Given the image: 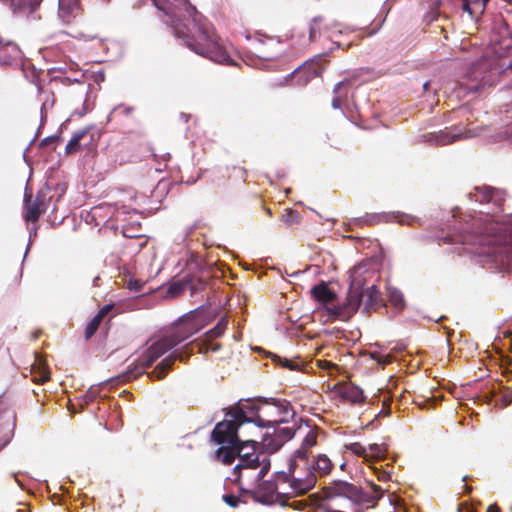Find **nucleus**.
Returning a JSON list of instances; mask_svg holds the SVG:
<instances>
[{"instance_id": "nucleus-13", "label": "nucleus", "mask_w": 512, "mask_h": 512, "mask_svg": "<svg viewBox=\"0 0 512 512\" xmlns=\"http://www.w3.org/2000/svg\"><path fill=\"white\" fill-rule=\"evenodd\" d=\"M327 490L330 497L342 496L353 501L359 500L361 495L356 485L340 480L334 481Z\"/></svg>"}, {"instance_id": "nucleus-20", "label": "nucleus", "mask_w": 512, "mask_h": 512, "mask_svg": "<svg viewBox=\"0 0 512 512\" xmlns=\"http://www.w3.org/2000/svg\"><path fill=\"white\" fill-rule=\"evenodd\" d=\"M239 453H241V449L237 448V444L221 445L215 451V459L224 465H230L234 462Z\"/></svg>"}, {"instance_id": "nucleus-36", "label": "nucleus", "mask_w": 512, "mask_h": 512, "mask_svg": "<svg viewBox=\"0 0 512 512\" xmlns=\"http://www.w3.org/2000/svg\"><path fill=\"white\" fill-rule=\"evenodd\" d=\"M346 449L351 451L353 454H355L358 457H367V451L366 448L361 445L359 442H353L348 445H346Z\"/></svg>"}, {"instance_id": "nucleus-29", "label": "nucleus", "mask_w": 512, "mask_h": 512, "mask_svg": "<svg viewBox=\"0 0 512 512\" xmlns=\"http://www.w3.org/2000/svg\"><path fill=\"white\" fill-rule=\"evenodd\" d=\"M41 96H43L42 97L43 103L41 106V123L38 128H42V126L44 125V117L46 115V111L48 108H51L54 104L53 94H51L47 91H43V92H41Z\"/></svg>"}, {"instance_id": "nucleus-1", "label": "nucleus", "mask_w": 512, "mask_h": 512, "mask_svg": "<svg viewBox=\"0 0 512 512\" xmlns=\"http://www.w3.org/2000/svg\"><path fill=\"white\" fill-rule=\"evenodd\" d=\"M162 10L169 18L177 38L195 53L219 64L234 65L225 47L219 43L212 29L188 0H144Z\"/></svg>"}, {"instance_id": "nucleus-27", "label": "nucleus", "mask_w": 512, "mask_h": 512, "mask_svg": "<svg viewBox=\"0 0 512 512\" xmlns=\"http://www.w3.org/2000/svg\"><path fill=\"white\" fill-rule=\"evenodd\" d=\"M392 216L397 220V222L401 225H408L414 227L416 225H420V219L416 216L405 214L401 212H394Z\"/></svg>"}, {"instance_id": "nucleus-55", "label": "nucleus", "mask_w": 512, "mask_h": 512, "mask_svg": "<svg viewBox=\"0 0 512 512\" xmlns=\"http://www.w3.org/2000/svg\"><path fill=\"white\" fill-rule=\"evenodd\" d=\"M477 89H478V87H477V86H475V85H474V86H470V87H469V90H470L471 92H473V93H475V92L477 91Z\"/></svg>"}, {"instance_id": "nucleus-47", "label": "nucleus", "mask_w": 512, "mask_h": 512, "mask_svg": "<svg viewBox=\"0 0 512 512\" xmlns=\"http://www.w3.org/2000/svg\"><path fill=\"white\" fill-rule=\"evenodd\" d=\"M380 221V216L379 215H376V214H373V215H369L367 216V218L364 220V222L366 224H369V225H373V224H376Z\"/></svg>"}, {"instance_id": "nucleus-52", "label": "nucleus", "mask_w": 512, "mask_h": 512, "mask_svg": "<svg viewBox=\"0 0 512 512\" xmlns=\"http://www.w3.org/2000/svg\"><path fill=\"white\" fill-rule=\"evenodd\" d=\"M486 512H501V509L497 504H492L488 506Z\"/></svg>"}, {"instance_id": "nucleus-15", "label": "nucleus", "mask_w": 512, "mask_h": 512, "mask_svg": "<svg viewBox=\"0 0 512 512\" xmlns=\"http://www.w3.org/2000/svg\"><path fill=\"white\" fill-rule=\"evenodd\" d=\"M337 392L342 400L350 404H362L365 402L362 389L351 382L340 385Z\"/></svg>"}, {"instance_id": "nucleus-19", "label": "nucleus", "mask_w": 512, "mask_h": 512, "mask_svg": "<svg viewBox=\"0 0 512 512\" xmlns=\"http://www.w3.org/2000/svg\"><path fill=\"white\" fill-rule=\"evenodd\" d=\"M318 432L310 429L302 441L301 447L295 452L294 456L299 458L307 466L308 449L317 444Z\"/></svg>"}, {"instance_id": "nucleus-40", "label": "nucleus", "mask_w": 512, "mask_h": 512, "mask_svg": "<svg viewBox=\"0 0 512 512\" xmlns=\"http://www.w3.org/2000/svg\"><path fill=\"white\" fill-rule=\"evenodd\" d=\"M223 501H224L227 505H229V506H231V507L235 508V507H237V506H238V504H239V497H238V496H235V495H233V494H226V495H224V496H223Z\"/></svg>"}, {"instance_id": "nucleus-23", "label": "nucleus", "mask_w": 512, "mask_h": 512, "mask_svg": "<svg viewBox=\"0 0 512 512\" xmlns=\"http://www.w3.org/2000/svg\"><path fill=\"white\" fill-rule=\"evenodd\" d=\"M33 381L36 383H45L50 379L49 369L42 359L35 353V362L32 364Z\"/></svg>"}, {"instance_id": "nucleus-11", "label": "nucleus", "mask_w": 512, "mask_h": 512, "mask_svg": "<svg viewBox=\"0 0 512 512\" xmlns=\"http://www.w3.org/2000/svg\"><path fill=\"white\" fill-rule=\"evenodd\" d=\"M470 198L479 203L493 204L501 207L505 201V192L491 186H478L470 193Z\"/></svg>"}, {"instance_id": "nucleus-48", "label": "nucleus", "mask_w": 512, "mask_h": 512, "mask_svg": "<svg viewBox=\"0 0 512 512\" xmlns=\"http://www.w3.org/2000/svg\"><path fill=\"white\" fill-rule=\"evenodd\" d=\"M97 397V391L96 390H93V389H90L87 391V393L85 394L84 398H85V402L88 403V402H91L93 401L95 398Z\"/></svg>"}, {"instance_id": "nucleus-33", "label": "nucleus", "mask_w": 512, "mask_h": 512, "mask_svg": "<svg viewBox=\"0 0 512 512\" xmlns=\"http://www.w3.org/2000/svg\"><path fill=\"white\" fill-rule=\"evenodd\" d=\"M389 302L397 309L404 308L405 301L403 295L397 290H390L388 293Z\"/></svg>"}, {"instance_id": "nucleus-42", "label": "nucleus", "mask_w": 512, "mask_h": 512, "mask_svg": "<svg viewBox=\"0 0 512 512\" xmlns=\"http://www.w3.org/2000/svg\"><path fill=\"white\" fill-rule=\"evenodd\" d=\"M490 0H473V5L477 6V12L484 13L487 3Z\"/></svg>"}, {"instance_id": "nucleus-62", "label": "nucleus", "mask_w": 512, "mask_h": 512, "mask_svg": "<svg viewBox=\"0 0 512 512\" xmlns=\"http://www.w3.org/2000/svg\"><path fill=\"white\" fill-rule=\"evenodd\" d=\"M511 509H512V506H511Z\"/></svg>"}, {"instance_id": "nucleus-61", "label": "nucleus", "mask_w": 512, "mask_h": 512, "mask_svg": "<svg viewBox=\"0 0 512 512\" xmlns=\"http://www.w3.org/2000/svg\"><path fill=\"white\" fill-rule=\"evenodd\" d=\"M17 512H24L23 510H18Z\"/></svg>"}, {"instance_id": "nucleus-24", "label": "nucleus", "mask_w": 512, "mask_h": 512, "mask_svg": "<svg viewBox=\"0 0 512 512\" xmlns=\"http://www.w3.org/2000/svg\"><path fill=\"white\" fill-rule=\"evenodd\" d=\"M311 294L315 300L325 305L332 303L336 298L335 293L324 282L315 285L311 289Z\"/></svg>"}, {"instance_id": "nucleus-43", "label": "nucleus", "mask_w": 512, "mask_h": 512, "mask_svg": "<svg viewBox=\"0 0 512 512\" xmlns=\"http://www.w3.org/2000/svg\"><path fill=\"white\" fill-rule=\"evenodd\" d=\"M370 485H371L373 492L375 493V495L372 497L373 500H376V501L379 500L382 497V493H383L382 488L379 485H376L374 483H371Z\"/></svg>"}, {"instance_id": "nucleus-10", "label": "nucleus", "mask_w": 512, "mask_h": 512, "mask_svg": "<svg viewBox=\"0 0 512 512\" xmlns=\"http://www.w3.org/2000/svg\"><path fill=\"white\" fill-rule=\"evenodd\" d=\"M478 136L474 130H464L458 134H450L445 130H437L423 135V139L429 145L443 146L461 139H468Z\"/></svg>"}, {"instance_id": "nucleus-16", "label": "nucleus", "mask_w": 512, "mask_h": 512, "mask_svg": "<svg viewBox=\"0 0 512 512\" xmlns=\"http://www.w3.org/2000/svg\"><path fill=\"white\" fill-rule=\"evenodd\" d=\"M176 360H183L182 353L180 352H173L166 358H164L155 368L152 372L148 373L147 376L150 379H153L154 377L158 380L164 379L167 375V372L172 369V366L174 365Z\"/></svg>"}, {"instance_id": "nucleus-28", "label": "nucleus", "mask_w": 512, "mask_h": 512, "mask_svg": "<svg viewBox=\"0 0 512 512\" xmlns=\"http://www.w3.org/2000/svg\"><path fill=\"white\" fill-rule=\"evenodd\" d=\"M198 352L207 354L208 352H217L221 349L220 343H214V340L205 337L201 343L197 344Z\"/></svg>"}, {"instance_id": "nucleus-59", "label": "nucleus", "mask_w": 512, "mask_h": 512, "mask_svg": "<svg viewBox=\"0 0 512 512\" xmlns=\"http://www.w3.org/2000/svg\"><path fill=\"white\" fill-rule=\"evenodd\" d=\"M345 466H346V464H345V463H343V464H341L340 468H341L342 470H344Z\"/></svg>"}, {"instance_id": "nucleus-58", "label": "nucleus", "mask_w": 512, "mask_h": 512, "mask_svg": "<svg viewBox=\"0 0 512 512\" xmlns=\"http://www.w3.org/2000/svg\"><path fill=\"white\" fill-rule=\"evenodd\" d=\"M266 212L268 215H270V216L272 215L271 210L269 208H266Z\"/></svg>"}, {"instance_id": "nucleus-56", "label": "nucleus", "mask_w": 512, "mask_h": 512, "mask_svg": "<svg viewBox=\"0 0 512 512\" xmlns=\"http://www.w3.org/2000/svg\"><path fill=\"white\" fill-rule=\"evenodd\" d=\"M181 116H182L183 118H185V122H187V119L189 118V116H188V115H186V114H183V113L181 114Z\"/></svg>"}, {"instance_id": "nucleus-38", "label": "nucleus", "mask_w": 512, "mask_h": 512, "mask_svg": "<svg viewBox=\"0 0 512 512\" xmlns=\"http://www.w3.org/2000/svg\"><path fill=\"white\" fill-rule=\"evenodd\" d=\"M369 451L374 458L383 459L385 458L386 448L383 445L371 444L369 445Z\"/></svg>"}, {"instance_id": "nucleus-32", "label": "nucleus", "mask_w": 512, "mask_h": 512, "mask_svg": "<svg viewBox=\"0 0 512 512\" xmlns=\"http://www.w3.org/2000/svg\"><path fill=\"white\" fill-rule=\"evenodd\" d=\"M274 432L279 440H282V444H284L294 437L296 429L294 427H276L274 428Z\"/></svg>"}, {"instance_id": "nucleus-50", "label": "nucleus", "mask_w": 512, "mask_h": 512, "mask_svg": "<svg viewBox=\"0 0 512 512\" xmlns=\"http://www.w3.org/2000/svg\"><path fill=\"white\" fill-rule=\"evenodd\" d=\"M175 352L182 353V358H183V360H181L182 362H185L190 357V355L192 354V350L188 351V346H186L182 350H176Z\"/></svg>"}, {"instance_id": "nucleus-6", "label": "nucleus", "mask_w": 512, "mask_h": 512, "mask_svg": "<svg viewBox=\"0 0 512 512\" xmlns=\"http://www.w3.org/2000/svg\"><path fill=\"white\" fill-rule=\"evenodd\" d=\"M249 423L240 403L229 407L225 418L217 423L211 432V439L218 445H234L239 442V429Z\"/></svg>"}, {"instance_id": "nucleus-57", "label": "nucleus", "mask_w": 512, "mask_h": 512, "mask_svg": "<svg viewBox=\"0 0 512 512\" xmlns=\"http://www.w3.org/2000/svg\"><path fill=\"white\" fill-rule=\"evenodd\" d=\"M420 408H423L424 401L423 402H416Z\"/></svg>"}, {"instance_id": "nucleus-54", "label": "nucleus", "mask_w": 512, "mask_h": 512, "mask_svg": "<svg viewBox=\"0 0 512 512\" xmlns=\"http://www.w3.org/2000/svg\"><path fill=\"white\" fill-rule=\"evenodd\" d=\"M429 85H430V82H429V81L425 82V83L423 84V89H424L425 91H427V90H428Z\"/></svg>"}, {"instance_id": "nucleus-37", "label": "nucleus", "mask_w": 512, "mask_h": 512, "mask_svg": "<svg viewBox=\"0 0 512 512\" xmlns=\"http://www.w3.org/2000/svg\"><path fill=\"white\" fill-rule=\"evenodd\" d=\"M462 9L473 18H478L482 15V13L477 12V6L473 5V0H463Z\"/></svg>"}, {"instance_id": "nucleus-49", "label": "nucleus", "mask_w": 512, "mask_h": 512, "mask_svg": "<svg viewBox=\"0 0 512 512\" xmlns=\"http://www.w3.org/2000/svg\"><path fill=\"white\" fill-rule=\"evenodd\" d=\"M142 287H143V284L140 283L139 281H136V280L135 281H130L128 283V288L130 290L140 291L142 289Z\"/></svg>"}, {"instance_id": "nucleus-31", "label": "nucleus", "mask_w": 512, "mask_h": 512, "mask_svg": "<svg viewBox=\"0 0 512 512\" xmlns=\"http://www.w3.org/2000/svg\"><path fill=\"white\" fill-rule=\"evenodd\" d=\"M85 133L86 131H82L72 137L65 147V152L67 154H73L81 150L82 146L80 144V140L84 137Z\"/></svg>"}, {"instance_id": "nucleus-4", "label": "nucleus", "mask_w": 512, "mask_h": 512, "mask_svg": "<svg viewBox=\"0 0 512 512\" xmlns=\"http://www.w3.org/2000/svg\"><path fill=\"white\" fill-rule=\"evenodd\" d=\"M361 302L367 311H376L384 305L381 292L373 285L361 294L357 291L350 292L346 302L341 305L327 307L328 317L331 320L346 321L356 313Z\"/></svg>"}, {"instance_id": "nucleus-12", "label": "nucleus", "mask_w": 512, "mask_h": 512, "mask_svg": "<svg viewBox=\"0 0 512 512\" xmlns=\"http://www.w3.org/2000/svg\"><path fill=\"white\" fill-rule=\"evenodd\" d=\"M206 285V281L201 278L192 276L185 277L179 281L172 282L167 289V297L176 298L184 294L187 289L192 293L202 289Z\"/></svg>"}, {"instance_id": "nucleus-25", "label": "nucleus", "mask_w": 512, "mask_h": 512, "mask_svg": "<svg viewBox=\"0 0 512 512\" xmlns=\"http://www.w3.org/2000/svg\"><path fill=\"white\" fill-rule=\"evenodd\" d=\"M281 441L274 431L272 434L267 432L262 436L261 446L269 453H275L283 446Z\"/></svg>"}, {"instance_id": "nucleus-30", "label": "nucleus", "mask_w": 512, "mask_h": 512, "mask_svg": "<svg viewBox=\"0 0 512 512\" xmlns=\"http://www.w3.org/2000/svg\"><path fill=\"white\" fill-rule=\"evenodd\" d=\"M227 324L228 321L222 318L212 329L206 332L205 337L215 340L225 332Z\"/></svg>"}, {"instance_id": "nucleus-17", "label": "nucleus", "mask_w": 512, "mask_h": 512, "mask_svg": "<svg viewBox=\"0 0 512 512\" xmlns=\"http://www.w3.org/2000/svg\"><path fill=\"white\" fill-rule=\"evenodd\" d=\"M112 309H113V304H106L90 320V322L86 325L85 330H84L85 340H89L95 335V333L99 329V326L102 323L103 319L108 315V313Z\"/></svg>"}, {"instance_id": "nucleus-21", "label": "nucleus", "mask_w": 512, "mask_h": 512, "mask_svg": "<svg viewBox=\"0 0 512 512\" xmlns=\"http://www.w3.org/2000/svg\"><path fill=\"white\" fill-rule=\"evenodd\" d=\"M80 9L79 0H59V17L66 23L70 22Z\"/></svg>"}, {"instance_id": "nucleus-41", "label": "nucleus", "mask_w": 512, "mask_h": 512, "mask_svg": "<svg viewBox=\"0 0 512 512\" xmlns=\"http://www.w3.org/2000/svg\"><path fill=\"white\" fill-rule=\"evenodd\" d=\"M58 141H60V136L59 135L49 136V137L44 138L41 141L40 146L41 147H47V146L56 144Z\"/></svg>"}, {"instance_id": "nucleus-60", "label": "nucleus", "mask_w": 512, "mask_h": 512, "mask_svg": "<svg viewBox=\"0 0 512 512\" xmlns=\"http://www.w3.org/2000/svg\"><path fill=\"white\" fill-rule=\"evenodd\" d=\"M100 78H101V80L103 81V80H104V75H103V74H101V75H100Z\"/></svg>"}, {"instance_id": "nucleus-8", "label": "nucleus", "mask_w": 512, "mask_h": 512, "mask_svg": "<svg viewBox=\"0 0 512 512\" xmlns=\"http://www.w3.org/2000/svg\"><path fill=\"white\" fill-rule=\"evenodd\" d=\"M331 106L339 110L352 124L358 125L357 114L353 111V84L351 81H341L333 89Z\"/></svg>"}, {"instance_id": "nucleus-9", "label": "nucleus", "mask_w": 512, "mask_h": 512, "mask_svg": "<svg viewBox=\"0 0 512 512\" xmlns=\"http://www.w3.org/2000/svg\"><path fill=\"white\" fill-rule=\"evenodd\" d=\"M47 209L45 194L38 192L35 198L31 193L24 195V218L27 222H36Z\"/></svg>"}, {"instance_id": "nucleus-7", "label": "nucleus", "mask_w": 512, "mask_h": 512, "mask_svg": "<svg viewBox=\"0 0 512 512\" xmlns=\"http://www.w3.org/2000/svg\"><path fill=\"white\" fill-rule=\"evenodd\" d=\"M299 461L301 460L294 456L289 461L288 471L281 472L277 476L278 482L290 483L292 493L296 495L306 493L316 484V475L308 466L306 472L296 474Z\"/></svg>"}, {"instance_id": "nucleus-14", "label": "nucleus", "mask_w": 512, "mask_h": 512, "mask_svg": "<svg viewBox=\"0 0 512 512\" xmlns=\"http://www.w3.org/2000/svg\"><path fill=\"white\" fill-rule=\"evenodd\" d=\"M322 73V69L319 67L318 63L314 61L310 63H305L303 66L298 67L291 74L293 79H296V83L298 85H306L313 78L320 76Z\"/></svg>"}, {"instance_id": "nucleus-51", "label": "nucleus", "mask_w": 512, "mask_h": 512, "mask_svg": "<svg viewBox=\"0 0 512 512\" xmlns=\"http://www.w3.org/2000/svg\"><path fill=\"white\" fill-rule=\"evenodd\" d=\"M467 480H468V476H464L462 478V481L465 482V484L463 485L464 493L469 494L472 491V487L466 484Z\"/></svg>"}, {"instance_id": "nucleus-34", "label": "nucleus", "mask_w": 512, "mask_h": 512, "mask_svg": "<svg viewBox=\"0 0 512 512\" xmlns=\"http://www.w3.org/2000/svg\"><path fill=\"white\" fill-rule=\"evenodd\" d=\"M321 22H322L321 17H315L312 20V22L310 24V28H309V39L311 42L316 41L317 35H321V28H320Z\"/></svg>"}, {"instance_id": "nucleus-5", "label": "nucleus", "mask_w": 512, "mask_h": 512, "mask_svg": "<svg viewBox=\"0 0 512 512\" xmlns=\"http://www.w3.org/2000/svg\"><path fill=\"white\" fill-rule=\"evenodd\" d=\"M183 339L184 338H179L175 334L159 339L141 354L137 364L132 369L117 375L115 378L111 379V382L115 384H124L137 379L139 376L143 375L145 370L149 368L159 357L177 346Z\"/></svg>"}, {"instance_id": "nucleus-45", "label": "nucleus", "mask_w": 512, "mask_h": 512, "mask_svg": "<svg viewBox=\"0 0 512 512\" xmlns=\"http://www.w3.org/2000/svg\"><path fill=\"white\" fill-rule=\"evenodd\" d=\"M281 365L289 370H296L298 368V364L293 362L292 360L284 359L281 361Z\"/></svg>"}, {"instance_id": "nucleus-46", "label": "nucleus", "mask_w": 512, "mask_h": 512, "mask_svg": "<svg viewBox=\"0 0 512 512\" xmlns=\"http://www.w3.org/2000/svg\"><path fill=\"white\" fill-rule=\"evenodd\" d=\"M132 111L131 107H125L123 105L117 106L114 108V110L111 112V115L117 114V113H125L128 114Z\"/></svg>"}, {"instance_id": "nucleus-35", "label": "nucleus", "mask_w": 512, "mask_h": 512, "mask_svg": "<svg viewBox=\"0 0 512 512\" xmlns=\"http://www.w3.org/2000/svg\"><path fill=\"white\" fill-rule=\"evenodd\" d=\"M495 134L489 135L492 142L507 140L512 143V130H494Z\"/></svg>"}, {"instance_id": "nucleus-3", "label": "nucleus", "mask_w": 512, "mask_h": 512, "mask_svg": "<svg viewBox=\"0 0 512 512\" xmlns=\"http://www.w3.org/2000/svg\"><path fill=\"white\" fill-rule=\"evenodd\" d=\"M259 443L253 439L242 440L237 442V448L241 449V453L237 455L239 458L238 464L233 469L235 476L234 482L241 485V479L244 470H258L252 477L253 482L256 484L261 481L270 469V460L268 456L262 452L257 453L256 449Z\"/></svg>"}, {"instance_id": "nucleus-39", "label": "nucleus", "mask_w": 512, "mask_h": 512, "mask_svg": "<svg viewBox=\"0 0 512 512\" xmlns=\"http://www.w3.org/2000/svg\"><path fill=\"white\" fill-rule=\"evenodd\" d=\"M232 172L234 173L235 178H237L243 182L246 180L247 171L245 170V168L233 166Z\"/></svg>"}, {"instance_id": "nucleus-53", "label": "nucleus", "mask_w": 512, "mask_h": 512, "mask_svg": "<svg viewBox=\"0 0 512 512\" xmlns=\"http://www.w3.org/2000/svg\"><path fill=\"white\" fill-rule=\"evenodd\" d=\"M86 113V108L83 107L82 111L81 112H78L77 110L71 115V117H74V116H79L81 117L82 115H84Z\"/></svg>"}, {"instance_id": "nucleus-18", "label": "nucleus", "mask_w": 512, "mask_h": 512, "mask_svg": "<svg viewBox=\"0 0 512 512\" xmlns=\"http://www.w3.org/2000/svg\"><path fill=\"white\" fill-rule=\"evenodd\" d=\"M22 60V52L16 44L7 43L0 51V64L13 65Z\"/></svg>"}, {"instance_id": "nucleus-2", "label": "nucleus", "mask_w": 512, "mask_h": 512, "mask_svg": "<svg viewBox=\"0 0 512 512\" xmlns=\"http://www.w3.org/2000/svg\"><path fill=\"white\" fill-rule=\"evenodd\" d=\"M249 423L258 427H270L285 423L295 412L289 401L272 398H258L240 403Z\"/></svg>"}, {"instance_id": "nucleus-44", "label": "nucleus", "mask_w": 512, "mask_h": 512, "mask_svg": "<svg viewBox=\"0 0 512 512\" xmlns=\"http://www.w3.org/2000/svg\"><path fill=\"white\" fill-rule=\"evenodd\" d=\"M376 473H377V478L379 481L386 482V481L390 480L391 476H390L389 472L384 471V470H376Z\"/></svg>"}, {"instance_id": "nucleus-26", "label": "nucleus", "mask_w": 512, "mask_h": 512, "mask_svg": "<svg viewBox=\"0 0 512 512\" xmlns=\"http://www.w3.org/2000/svg\"><path fill=\"white\" fill-rule=\"evenodd\" d=\"M301 215L297 210L287 208L280 216V221L288 228H293L300 224Z\"/></svg>"}, {"instance_id": "nucleus-22", "label": "nucleus", "mask_w": 512, "mask_h": 512, "mask_svg": "<svg viewBox=\"0 0 512 512\" xmlns=\"http://www.w3.org/2000/svg\"><path fill=\"white\" fill-rule=\"evenodd\" d=\"M334 464L332 463V461L330 460V458L325 455V454H319L315 460L313 461V463L308 466L312 472L315 473L316 477L317 476H326L328 474H330L332 468H333Z\"/></svg>"}]
</instances>
